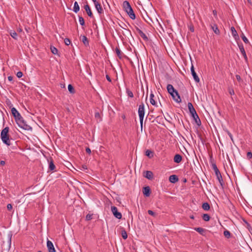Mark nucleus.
<instances>
[{
  "instance_id": "obj_30",
  "label": "nucleus",
  "mask_w": 252,
  "mask_h": 252,
  "mask_svg": "<svg viewBox=\"0 0 252 252\" xmlns=\"http://www.w3.org/2000/svg\"><path fill=\"white\" fill-rule=\"evenodd\" d=\"M94 117L96 119L97 122H100L102 120L100 115L98 112H95Z\"/></svg>"
},
{
  "instance_id": "obj_56",
  "label": "nucleus",
  "mask_w": 252,
  "mask_h": 252,
  "mask_svg": "<svg viewBox=\"0 0 252 252\" xmlns=\"http://www.w3.org/2000/svg\"><path fill=\"white\" fill-rule=\"evenodd\" d=\"M8 79L9 81H12L13 79V77L11 76L8 77Z\"/></svg>"
},
{
  "instance_id": "obj_33",
  "label": "nucleus",
  "mask_w": 252,
  "mask_h": 252,
  "mask_svg": "<svg viewBox=\"0 0 252 252\" xmlns=\"http://www.w3.org/2000/svg\"><path fill=\"white\" fill-rule=\"evenodd\" d=\"M78 18H79V22L80 24L82 26H84L85 25V21H84V18L82 16H78Z\"/></svg>"
},
{
  "instance_id": "obj_1",
  "label": "nucleus",
  "mask_w": 252,
  "mask_h": 252,
  "mask_svg": "<svg viewBox=\"0 0 252 252\" xmlns=\"http://www.w3.org/2000/svg\"><path fill=\"white\" fill-rule=\"evenodd\" d=\"M168 93L171 95L172 98L177 103L181 102V99L178 91L174 89L171 84H168L167 86Z\"/></svg>"
},
{
  "instance_id": "obj_58",
  "label": "nucleus",
  "mask_w": 252,
  "mask_h": 252,
  "mask_svg": "<svg viewBox=\"0 0 252 252\" xmlns=\"http://www.w3.org/2000/svg\"><path fill=\"white\" fill-rule=\"evenodd\" d=\"M213 13L214 15H215V16L217 15V11H216V10H213Z\"/></svg>"
},
{
  "instance_id": "obj_43",
  "label": "nucleus",
  "mask_w": 252,
  "mask_h": 252,
  "mask_svg": "<svg viewBox=\"0 0 252 252\" xmlns=\"http://www.w3.org/2000/svg\"><path fill=\"white\" fill-rule=\"evenodd\" d=\"M92 219V215L91 214H87L86 217V220H90Z\"/></svg>"
},
{
  "instance_id": "obj_49",
  "label": "nucleus",
  "mask_w": 252,
  "mask_h": 252,
  "mask_svg": "<svg viewBox=\"0 0 252 252\" xmlns=\"http://www.w3.org/2000/svg\"><path fill=\"white\" fill-rule=\"evenodd\" d=\"M236 78L237 80H238V81H239V82H240L242 80L241 76L239 75H236Z\"/></svg>"
},
{
  "instance_id": "obj_7",
  "label": "nucleus",
  "mask_w": 252,
  "mask_h": 252,
  "mask_svg": "<svg viewBox=\"0 0 252 252\" xmlns=\"http://www.w3.org/2000/svg\"><path fill=\"white\" fill-rule=\"evenodd\" d=\"M11 113L16 123L23 118L20 113L14 107L11 108Z\"/></svg>"
},
{
  "instance_id": "obj_9",
  "label": "nucleus",
  "mask_w": 252,
  "mask_h": 252,
  "mask_svg": "<svg viewBox=\"0 0 252 252\" xmlns=\"http://www.w3.org/2000/svg\"><path fill=\"white\" fill-rule=\"evenodd\" d=\"M48 163H49V169L50 171H55L56 169V166L54 163L53 159L51 157L47 159Z\"/></svg>"
},
{
  "instance_id": "obj_21",
  "label": "nucleus",
  "mask_w": 252,
  "mask_h": 252,
  "mask_svg": "<svg viewBox=\"0 0 252 252\" xmlns=\"http://www.w3.org/2000/svg\"><path fill=\"white\" fill-rule=\"evenodd\" d=\"M80 10V7L79 6V4L77 1H75L74 3V6L73 8V11L75 13H77Z\"/></svg>"
},
{
  "instance_id": "obj_38",
  "label": "nucleus",
  "mask_w": 252,
  "mask_h": 252,
  "mask_svg": "<svg viewBox=\"0 0 252 252\" xmlns=\"http://www.w3.org/2000/svg\"><path fill=\"white\" fill-rule=\"evenodd\" d=\"M122 236L124 239H126L127 238V233L126 230H123L122 231Z\"/></svg>"
},
{
  "instance_id": "obj_12",
  "label": "nucleus",
  "mask_w": 252,
  "mask_h": 252,
  "mask_svg": "<svg viewBox=\"0 0 252 252\" xmlns=\"http://www.w3.org/2000/svg\"><path fill=\"white\" fill-rule=\"evenodd\" d=\"M179 180L178 177L176 175H172L169 177V181L172 183H175Z\"/></svg>"
},
{
  "instance_id": "obj_29",
  "label": "nucleus",
  "mask_w": 252,
  "mask_h": 252,
  "mask_svg": "<svg viewBox=\"0 0 252 252\" xmlns=\"http://www.w3.org/2000/svg\"><path fill=\"white\" fill-rule=\"evenodd\" d=\"M238 45L241 54H242V55L243 54H245L246 52H245V49H244L243 44L242 43H240V44L238 43Z\"/></svg>"
},
{
  "instance_id": "obj_27",
  "label": "nucleus",
  "mask_w": 252,
  "mask_h": 252,
  "mask_svg": "<svg viewBox=\"0 0 252 252\" xmlns=\"http://www.w3.org/2000/svg\"><path fill=\"white\" fill-rule=\"evenodd\" d=\"M231 33H232V35L235 37V38H236L237 37H238V33L235 29V28L234 27H232L231 28Z\"/></svg>"
},
{
  "instance_id": "obj_46",
  "label": "nucleus",
  "mask_w": 252,
  "mask_h": 252,
  "mask_svg": "<svg viewBox=\"0 0 252 252\" xmlns=\"http://www.w3.org/2000/svg\"><path fill=\"white\" fill-rule=\"evenodd\" d=\"M148 213L149 215H151V216H155L156 215V214L155 212H154L152 210H148Z\"/></svg>"
},
{
  "instance_id": "obj_48",
  "label": "nucleus",
  "mask_w": 252,
  "mask_h": 252,
  "mask_svg": "<svg viewBox=\"0 0 252 252\" xmlns=\"http://www.w3.org/2000/svg\"><path fill=\"white\" fill-rule=\"evenodd\" d=\"M7 210L10 211L12 209V206L11 204H8L7 205Z\"/></svg>"
},
{
  "instance_id": "obj_16",
  "label": "nucleus",
  "mask_w": 252,
  "mask_h": 252,
  "mask_svg": "<svg viewBox=\"0 0 252 252\" xmlns=\"http://www.w3.org/2000/svg\"><path fill=\"white\" fill-rule=\"evenodd\" d=\"M188 106L189 110V111L191 115H192L193 113H195L196 112L195 109L194 108L193 105L191 102H189L188 104Z\"/></svg>"
},
{
  "instance_id": "obj_36",
  "label": "nucleus",
  "mask_w": 252,
  "mask_h": 252,
  "mask_svg": "<svg viewBox=\"0 0 252 252\" xmlns=\"http://www.w3.org/2000/svg\"><path fill=\"white\" fill-rule=\"evenodd\" d=\"M126 94H127V95L131 97V98H132L133 97V93L128 89H126Z\"/></svg>"
},
{
  "instance_id": "obj_19",
  "label": "nucleus",
  "mask_w": 252,
  "mask_h": 252,
  "mask_svg": "<svg viewBox=\"0 0 252 252\" xmlns=\"http://www.w3.org/2000/svg\"><path fill=\"white\" fill-rule=\"evenodd\" d=\"M95 9H96L97 12L100 14L103 12V9L102 8V6L100 4H97L95 6Z\"/></svg>"
},
{
  "instance_id": "obj_23",
  "label": "nucleus",
  "mask_w": 252,
  "mask_h": 252,
  "mask_svg": "<svg viewBox=\"0 0 252 252\" xmlns=\"http://www.w3.org/2000/svg\"><path fill=\"white\" fill-rule=\"evenodd\" d=\"M82 41L83 42L84 44L86 46L89 45V40L86 36H85V35L82 36Z\"/></svg>"
},
{
  "instance_id": "obj_37",
  "label": "nucleus",
  "mask_w": 252,
  "mask_h": 252,
  "mask_svg": "<svg viewBox=\"0 0 252 252\" xmlns=\"http://www.w3.org/2000/svg\"><path fill=\"white\" fill-rule=\"evenodd\" d=\"M241 38H242V40H243V41L245 43H246V44L249 43V40L248 39V38L246 37V36L243 33H242V34L241 35Z\"/></svg>"
},
{
  "instance_id": "obj_53",
  "label": "nucleus",
  "mask_w": 252,
  "mask_h": 252,
  "mask_svg": "<svg viewBox=\"0 0 252 252\" xmlns=\"http://www.w3.org/2000/svg\"><path fill=\"white\" fill-rule=\"evenodd\" d=\"M246 62H248V58L246 55V53L243 55Z\"/></svg>"
},
{
  "instance_id": "obj_59",
  "label": "nucleus",
  "mask_w": 252,
  "mask_h": 252,
  "mask_svg": "<svg viewBox=\"0 0 252 252\" xmlns=\"http://www.w3.org/2000/svg\"><path fill=\"white\" fill-rule=\"evenodd\" d=\"M189 218L191 219H192V220H194V216L193 215L189 216Z\"/></svg>"
},
{
  "instance_id": "obj_25",
  "label": "nucleus",
  "mask_w": 252,
  "mask_h": 252,
  "mask_svg": "<svg viewBox=\"0 0 252 252\" xmlns=\"http://www.w3.org/2000/svg\"><path fill=\"white\" fill-rule=\"evenodd\" d=\"M154 94L152 93H151L150 94V103H151V104H152L153 105H156V101L155 100V99H154Z\"/></svg>"
},
{
  "instance_id": "obj_22",
  "label": "nucleus",
  "mask_w": 252,
  "mask_h": 252,
  "mask_svg": "<svg viewBox=\"0 0 252 252\" xmlns=\"http://www.w3.org/2000/svg\"><path fill=\"white\" fill-rule=\"evenodd\" d=\"M115 51H116V53L118 57H119V58L120 59H122L123 58V54L121 52V50L119 48L117 47L115 49Z\"/></svg>"
},
{
  "instance_id": "obj_11",
  "label": "nucleus",
  "mask_w": 252,
  "mask_h": 252,
  "mask_svg": "<svg viewBox=\"0 0 252 252\" xmlns=\"http://www.w3.org/2000/svg\"><path fill=\"white\" fill-rule=\"evenodd\" d=\"M84 8L85 9L88 15L91 18L93 17V14L91 11V8L87 3L86 5H84Z\"/></svg>"
},
{
  "instance_id": "obj_5",
  "label": "nucleus",
  "mask_w": 252,
  "mask_h": 252,
  "mask_svg": "<svg viewBox=\"0 0 252 252\" xmlns=\"http://www.w3.org/2000/svg\"><path fill=\"white\" fill-rule=\"evenodd\" d=\"M138 115L139 117L140 123L141 128L142 127L143 125V121L145 115V108L144 105L143 103H142L139 106L138 108Z\"/></svg>"
},
{
  "instance_id": "obj_47",
  "label": "nucleus",
  "mask_w": 252,
  "mask_h": 252,
  "mask_svg": "<svg viewBox=\"0 0 252 252\" xmlns=\"http://www.w3.org/2000/svg\"><path fill=\"white\" fill-rule=\"evenodd\" d=\"M195 122L196 124L197 125V126H200L201 124V122L200 119H198L197 120H195Z\"/></svg>"
},
{
  "instance_id": "obj_52",
  "label": "nucleus",
  "mask_w": 252,
  "mask_h": 252,
  "mask_svg": "<svg viewBox=\"0 0 252 252\" xmlns=\"http://www.w3.org/2000/svg\"><path fill=\"white\" fill-rule=\"evenodd\" d=\"M106 79L110 82H111V78L110 77V76L108 75H106Z\"/></svg>"
},
{
  "instance_id": "obj_41",
  "label": "nucleus",
  "mask_w": 252,
  "mask_h": 252,
  "mask_svg": "<svg viewBox=\"0 0 252 252\" xmlns=\"http://www.w3.org/2000/svg\"><path fill=\"white\" fill-rule=\"evenodd\" d=\"M191 116L193 118L194 120H197L198 119H199V118L196 112L195 113H193L192 115H191Z\"/></svg>"
},
{
  "instance_id": "obj_61",
  "label": "nucleus",
  "mask_w": 252,
  "mask_h": 252,
  "mask_svg": "<svg viewBox=\"0 0 252 252\" xmlns=\"http://www.w3.org/2000/svg\"><path fill=\"white\" fill-rule=\"evenodd\" d=\"M190 31L191 32H194V29L193 27L192 28H190Z\"/></svg>"
},
{
  "instance_id": "obj_10",
  "label": "nucleus",
  "mask_w": 252,
  "mask_h": 252,
  "mask_svg": "<svg viewBox=\"0 0 252 252\" xmlns=\"http://www.w3.org/2000/svg\"><path fill=\"white\" fill-rule=\"evenodd\" d=\"M47 247L49 252H55V249L54 248L53 243L49 240L47 242Z\"/></svg>"
},
{
  "instance_id": "obj_13",
  "label": "nucleus",
  "mask_w": 252,
  "mask_h": 252,
  "mask_svg": "<svg viewBox=\"0 0 252 252\" xmlns=\"http://www.w3.org/2000/svg\"><path fill=\"white\" fill-rule=\"evenodd\" d=\"M137 31L138 32V33L140 35V36L145 40V41H148V38L147 36V35L139 28H136Z\"/></svg>"
},
{
  "instance_id": "obj_24",
  "label": "nucleus",
  "mask_w": 252,
  "mask_h": 252,
  "mask_svg": "<svg viewBox=\"0 0 252 252\" xmlns=\"http://www.w3.org/2000/svg\"><path fill=\"white\" fill-rule=\"evenodd\" d=\"M202 207L205 211H208L210 209V205L207 202L203 203Z\"/></svg>"
},
{
  "instance_id": "obj_35",
  "label": "nucleus",
  "mask_w": 252,
  "mask_h": 252,
  "mask_svg": "<svg viewBox=\"0 0 252 252\" xmlns=\"http://www.w3.org/2000/svg\"><path fill=\"white\" fill-rule=\"evenodd\" d=\"M223 234L224 236L227 238H230L231 235L230 232L227 230H225V231H224Z\"/></svg>"
},
{
  "instance_id": "obj_39",
  "label": "nucleus",
  "mask_w": 252,
  "mask_h": 252,
  "mask_svg": "<svg viewBox=\"0 0 252 252\" xmlns=\"http://www.w3.org/2000/svg\"><path fill=\"white\" fill-rule=\"evenodd\" d=\"M68 90L71 93H74L75 92L74 89L71 84L68 85Z\"/></svg>"
},
{
  "instance_id": "obj_32",
  "label": "nucleus",
  "mask_w": 252,
  "mask_h": 252,
  "mask_svg": "<svg viewBox=\"0 0 252 252\" xmlns=\"http://www.w3.org/2000/svg\"><path fill=\"white\" fill-rule=\"evenodd\" d=\"M50 49H51V52L53 54H54V55L58 54V50L56 47L51 46L50 47Z\"/></svg>"
},
{
  "instance_id": "obj_4",
  "label": "nucleus",
  "mask_w": 252,
  "mask_h": 252,
  "mask_svg": "<svg viewBox=\"0 0 252 252\" xmlns=\"http://www.w3.org/2000/svg\"><path fill=\"white\" fill-rule=\"evenodd\" d=\"M212 168L214 170V172H215L216 176H217V178L220 184V185L222 187L223 185V181L222 179V176L220 174V172L219 169L218 168L217 165L216 163H213L212 164Z\"/></svg>"
},
{
  "instance_id": "obj_42",
  "label": "nucleus",
  "mask_w": 252,
  "mask_h": 252,
  "mask_svg": "<svg viewBox=\"0 0 252 252\" xmlns=\"http://www.w3.org/2000/svg\"><path fill=\"white\" fill-rule=\"evenodd\" d=\"M228 90L229 94L231 95H234L235 94L234 91L232 88L229 87Z\"/></svg>"
},
{
  "instance_id": "obj_3",
  "label": "nucleus",
  "mask_w": 252,
  "mask_h": 252,
  "mask_svg": "<svg viewBox=\"0 0 252 252\" xmlns=\"http://www.w3.org/2000/svg\"><path fill=\"white\" fill-rule=\"evenodd\" d=\"M9 127H5L4 128L0 133V136L2 142L6 145L9 146L10 145V141L9 140V135L8 134Z\"/></svg>"
},
{
  "instance_id": "obj_15",
  "label": "nucleus",
  "mask_w": 252,
  "mask_h": 252,
  "mask_svg": "<svg viewBox=\"0 0 252 252\" xmlns=\"http://www.w3.org/2000/svg\"><path fill=\"white\" fill-rule=\"evenodd\" d=\"M144 177L149 180H152L153 179V173L151 171H147Z\"/></svg>"
},
{
  "instance_id": "obj_26",
  "label": "nucleus",
  "mask_w": 252,
  "mask_h": 252,
  "mask_svg": "<svg viewBox=\"0 0 252 252\" xmlns=\"http://www.w3.org/2000/svg\"><path fill=\"white\" fill-rule=\"evenodd\" d=\"M145 155L149 158H151L153 157V152L150 150H147L145 151Z\"/></svg>"
},
{
  "instance_id": "obj_62",
  "label": "nucleus",
  "mask_w": 252,
  "mask_h": 252,
  "mask_svg": "<svg viewBox=\"0 0 252 252\" xmlns=\"http://www.w3.org/2000/svg\"><path fill=\"white\" fill-rule=\"evenodd\" d=\"M82 167L84 168V169H87V166L86 165H83Z\"/></svg>"
},
{
  "instance_id": "obj_20",
  "label": "nucleus",
  "mask_w": 252,
  "mask_h": 252,
  "mask_svg": "<svg viewBox=\"0 0 252 252\" xmlns=\"http://www.w3.org/2000/svg\"><path fill=\"white\" fill-rule=\"evenodd\" d=\"M212 29L213 30L214 32L217 35H219L220 33V32L219 29L218 28V26L216 24H214L212 26Z\"/></svg>"
},
{
  "instance_id": "obj_8",
  "label": "nucleus",
  "mask_w": 252,
  "mask_h": 252,
  "mask_svg": "<svg viewBox=\"0 0 252 252\" xmlns=\"http://www.w3.org/2000/svg\"><path fill=\"white\" fill-rule=\"evenodd\" d=\"M111 211L114 216L118 219H121L122 217L121 213L118 211V209L115 206L111 207Z\"/></svg>"
},
{
  "instance_id": "obj_6",
  "label": "nucleus",
  "mask_w": 252,
  "mask_h": 252,
  "mask_svg": "<svg viewBox=\"0 0 252 252\" xmlns=\"http://www.w3.org/2000/svg\"><path fill=\"white\" fill-rule=\"evenodd\" d=\"M17 124H18L19 127L22 128L25 130H30L32 129V127L26 123V122L24 121L23 118H22L21 120H20L18 122H17Z\"/></svg>"
},
{
  "instance_id": "obj_57",
  "label": "nucleus",
  "mask_w": 252,
  "mask_h": 252,
  "mask_svg": "<svg viewBox=\"0 0 252 252\" xmlns=\"http://www.w3.org/2000/svg\"><path fill=\"white\" fill-rule=\"evenodd\" d=\"M94 4L95 6L97 4H100V3L97 1L96 0L95 1H94Z\"/></svg>"
},
{
  "instance_id": "obj_50",
  "label": "nucleus",
  "mask_w": 252,
  "mask_h": 252,
  "mask_svg": "<svg viewBox=\"0 0 252 252\" xmlns=\"http://www.w3.org/2000/svg\"><path fill=\"white\" fill-rule=\"evenodd\" d=\"M227 134L229 135V137L230 138L231 140L233 141V136H232V134L229 131L227 132Z\"/></svg>"
},
{
  "instance_id": "obj_54",
  "label": "nucleus",
  "mask_w": 252,
  "mask_h": 252,
  "mask_svg": "<svg viewBox=\"0 0 252 252\" xmlns=\"http://www.w3.org/2000/svg\"><path fill=\"white\" fill-rule=\"evenodd\" d=\"M5 161H3V160H1V161H0V164L1 165H4L5 164Z\"/></svg>"
},
{
  "instance_id": "obj_60",
  "label": "nucleus",
  "mask_w": 252,
  "mask_h": 252,
  "mask_svg": "<svg viewBox=\"0 0 252 252\" xmlns=\"http://www.w3.org/2000/svg\"><path fill=\"white\" fill-rule=\"evenodd\" d=\"M121 27H122V28H123L124 29L126 30V31H128V32H130V31H129V30H127L126 28H125V26H123H123H121Z\"/></svg>"
},
{
  "instance_id": "obj_17",
  "label": "nucleus",
  "mask_w": 252,
  "mask_h": 252,
  "mask_svg": "<svg viewBox=\"0 0 252 252\" xmlns=\"http://www.w3.org/2000/svg\"><path fill=\"white\" fill-rule=\"evenodd\" d=\"M194 229L198 232L199 233H200L201 235L204 236L205 233L206 232V230L202 227H195L194 228Z\"/></svg>"
},
{
  "instance_id": "obj_45",
  "label": "nucleus",
  "mask_w": 252,
  "mask_h": 252,
  "mask_svg": "<svg viewBox=\"0 0 252 252\" xmlns=\"http://www.w3.org/2000/svg\"><path fill=\"white\" fill-rule=\"evenodd\" d=\"M23 74L22 73V72L21 71H18L17 74H16V76L18 78H21L22 77V76H23Z\"/></svg>"
},
{
  "instance_id": "obj_40",
  "label": "nucleus",
  "mask_w": 252,
  "mask_h": 252,
  "mask_svg": "<svg viewBox=\"0 0 252 252\" xmlns=\"http://www.w3.org/2000/svg\"><path fill=\"white\" fill-rule=\"evenodd\" d=\"M64 43L66 45H69L71 44V41L68 38H66L64 39Z\"/></svg>"
},
{
  "instance_id": "obj_18",
  "label": "nucleus",
  "mask_w": 252,
  "mask_h": 252,
  "mask_svg": "<svg viewBox=\"0 0 252 252\" xmlns=\"http://www.w3.org/2000/svg\"><path fill=\"white\" fill-rule=\"evenodd\" d=\"M182 159V156L179 154H176L174 158V161L177 163H180Z\"/></svg>"
},
{
  "instance_id": "obj_55",
  "label": "nucleus",
  "mask_w": 252,
  "mask_h": 252,
  "mask_svg": "<svg viewBox=\"0 0 252 252\" xmlns=\"http://www.w3.org/2000/svg\"><path fill=\"white\" fill-rule=\"evenodd\" d=\"M190 70H191V72H192V71H195L194 69V66H193V65L192 64L191 65V68H190Z\"/></svg>"
},
{
  "instance_id": "obj_44",
  "label": "nucleus",
  "mask_w": 252,
  "mask_h": 252,
  "mask_svg": "<svg viewBox=\"0 0 252 252\" xmlns=\"http://www.w3.org/2000/svg\"><path fill=\"white\" fill-rule=\"evenodd\" d=\"M247 157L248 159L252 158V153L251 152H248L247 154Z\"/></svg>"
},
{
  "instance_id": "obj_64",
  "label": "nucleus",
  "mask_w": 252,
  "mask_h": 252,
  "mask_svg": "<svg viewBox=\"0 0 252 252\" xmlns=\"http://www.w3.org/2000/svg\"><path fill=\"white\" fill-rule=\"evenodd\" d=\"M187 182V180H186V179H185L184 180V182H185H185Z\"/></svg>"
},
{
  "instance_id": "obj_31",
  "label": "nucleus",
  "mask_w": 252,
  "mask_h": 252,
  "mask_svg": "<svg viewBox=\"0 0 252 252\" xmlns=\"http://www.w3.org/2000/svg\"><path fill=\"white\" fill-rule=\"evenodd\" d=\"M202 219L204 221H208L210 219V216L207 214H203Z\"/></svg>"
},
{
  "instance_id": "obj_14",
  "label": "nucleus",
  "mask_w": 252,
  "mask_h": 252,
  "mask_svg": "<svg viewBox=\"0 0 252 252\" xmlns=\"http://www.w3.org/2000/svg\"><path fill=\"white\" fill-rule=\"evenodd\" d=\"M143 193L146 196H149L151 193V189L149 187H146L143 188Z\"/></svg>"
},
{
  "instance_id": "obj_63",
  "label": "nucleus",
  "mask_w": 252,
  "mask_h": 252,
  "mask_svg": "<svg viewBox=\"0 0 252 252\" xmlns=\"http://www.w3.org/2000/svg\"><path fill=\"white\" fill-rule=\"evenodd\" d=\"M9 241V242L11 243V236L10 237Z\"/></svg>"
},
{
  "instance_id": "obj_34",
  "label": "nucleus",
  "mask_w": 252,
  "mask_h": 252,
  "mask_svg": "<svg viewBox=\"0 0 252 252\" xmlns=\"http://www.w3.org/2000/svg\"><path fill=\"white\" fill-rule=\"evenodd\" d=\"M10 34L12 38H13L15 39H17L18 34L15 31L11 32L10 33Z\"/></svg>"
},
{
  "instance_id": "obj_2",
  "label": "nucleus",
  "mask_w": 252,
  "mask_h": 252,
  "mask_svg": "<svg viewBox=\"0 0 252 252\" xmlns=\"http://www.w3.org/2000/svg\"><path fill=\"white\" fill-rule=\"evenodd\" d=\"M123 7L125 11L128 15L132 20H134L136 18L134 11L128 1L126 0L123 2Z\"/></svg>"
},
{
  "instance_id": "obj_51",
  "label": "nucleus",
  "mask_w": 252,
  "mask_h": 252,
  "mask_svg": "<svg viewBox=\"0 0 252 252\" xmlns=\"http://www.w3.org/2000/svg\"><path fill=\"white\" fill-rule=\"evenodd\" d=\"M86 153H88L89 154H90L91 153V150L89 147L86 148Z\"/></svg>"
},
{
  "instance_id": "obj_28",
  "label": "nucleus",
  "mask_w": 252,
  "mask_h": 252,
  "mask_svg": "<svg viewBox=\"0 0 252 252\" xmlns=\"http://www.w3.org/2000/svg\"><path fill=\"white\" fill-rule=\"evenodd\" d=\"M191 73L195 82L198 83L200 81V79L198 77L197 74L196 73L195 71H192Z\"/></svg>"
}]
</instances>
